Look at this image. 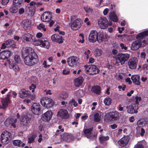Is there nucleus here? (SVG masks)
<instances>
[{
    "mask_svg": "<svg viewBox=\"0 0 148 148\" xmlns=\"http://www.w3.org/2000/svg\"><path fill=\"white\" fill-rule=\"evenodd\" d=\"M22 54L24 58V62L27 65H34L38 62L37 55L31 47H25L22 51Z\"/></svg>",
    "mask_w": 148,
    "mask_h": 148,
    "instance_id": "nucleus-1",
    "label": "nucleus"
},
{
    "mask_svg": "<svg viewBox=\"0 0 148 148\" xmlns=\"http://www.w3.org/2000/svg\"><path fill=\"white\" fill-rule=\"evenodd\" d=\"M93 128V127H86L84 128L83 131L84 136L87 138L92 140L96 139L97 135V133L96 132H94L93 134H92Z\"/></svg>",
    "mask_w": 148,
    "mask_h": 148,
    "instance_id": "nucleus-2",
    "label": "nucleus"
},
{
    "mask_svg": "<svg viewBox=\"0 0 148 148\" xmlns=\"http://www.w3.org/2000/svg\"><path fill=\"white\" fill-rule=\"evenodd\" d=\"M85 71L88 74L93 75L98 73L99 70L98 67L95 65L85 66Z\"/></svg>",
    "mask_w": 148,
    "mask_h": 148,
    "instance_id": "nucleus-3",
    "label": "nucleus"
},
{
    "mask_svg": "<svg viewBox=\"0 0 148 148\" xmlns=\"http://www.w3.org/2000/svg\"><path fill=\"white\" fill-rule=\"evenodd\" d=\"M40 102L42 106L46 108H51L54 105L52 99L47 97H43L41 98Z\"/></svg>",
    "mask_w": 148,
    "mask_h": 148,
    "instance_id": "nucleus-4",
    "label": "nucleus"
},
{
    "mask_svg": "<svg viewBox=\"0 0 148 148\" xmlns=\"http://www.w3.org/2000/svg\"><path fill=\"white\" fill-rule=\"evenodd\" d=\"M130 57V55L129 54L119 53L116 58V63H117V60H118L121 65H123L125 64Z\"/></svg>",
    "mask_w": 148,
    "mask_h": 148,
    "instance_id": "nucleus-5",
    "label": "nucleus"
},
{
    "mask_svg": "<svg viewBox=\"0 0 148 148\" xmlns=\"http://www.w3.org/2000/svg\"><path fill=\"white\" fill-rule=\"evenodd\" d=\"M74 16L71 18V22L70 23V27L72 29L76 30L79 29L81 26V21L79 19L73 21Z\"/></svg>",
    "mask_w": 148,
    "mask_h": 148,
    "instance_id": "nucleus-6",
    "label": "nucleus"
},
{
    "mask_svg": "<svg viewBox=\"0 0 148 148\" xmlns=\"http://www.w3.org/2000/svg\"><path fill=\"white\" fill-rule=\"evenodd\" d=\"M31 119L26 115H23L20 119V124L21 126L24 128H27L31 124Z\"/></svg>",
    "mask_w": 148,
    "mask_h": 148,
    "instance_id": "nucleus-7",
    "label": "nucleus"
},
{
    "mask_svg": "<svg viewBox=\"0 0 148 148\" xmlns=\"http://www.w3.org/2000/svg\"><path fill=\"white\" fill-rule=\"evenodd\" d=\"M11 134L7 131L3 132L1 135V140L2 143L6 144L9 142V140Z\"/></svg>",
    "mask_w": 148,
    "mask_h": 148,
    "instance_id": "nucleus-8",
    "label": "nucleus"
},
{
    "mask_svg": "<svg viewBox=\"0 0 148 148\" xmlns=\"http://www.w3.org/2000/svg\"><path fill=\"white\" fill-rule=\"evenodd\" d=\"M98 23L100 28L103 29L107 28L108 25V20L104 17H101L99 19Z\"/></svg>",
    "mask_w": 148,
    "mask_h": 148,
    "instance_id": "nucleus-9",
    "label": "nucleus"
},
{
    "mask_svg": "<svg viewBox=\"0 0 148 148\" xmlns=\"http://www.w3.org/2000/svg\"><path fill=\"white\" fill-rule=\"evenodd\" d=\"M98 38V34L96 30H92L89 36V41L91 42H94L96 41Z\"/></svg>",
    "mask_w": 148,
    "mask_h": 148,
    "instance_id": "nucleus-10",
    "label": "nucleus"
},
{
    "mask_svg": "<svg viewBox=\"0 0 148 148\" xmlns=\"http://www.w3.org/2000/svg\"><path fill=\"white\" fill-rule=\"evenodd\" d=\"M138 62V60L136 57H134L130 58L128 62L129 67L131 69H135Z\"/></svg>",
    "mask_w": 148,
    "mask_h": 148,
    "instance_id": "nucleus-11",
    "label": "nucleus"
},
{
    "mask_svg": "<svg viewBox=\"0 0 148 148\" xmlns=\"http://www.w3.org/2000/svg\"><path fill=\"white\" fill-rule=\"evenodd\" d=\"M78 59L75 56H71L67 59V62L68 65L71 67L76 65L78 63Z\"/></svg>",
    "mask_w": 148,
    "mask_h": 148,
    "instance_id": "nucleus-12",
    "label": "nucleus"
},
{
    "mask_svg": "<svg viewBox=\"0 0 148 148\" xmlns=\"http://www.w3.org/2000/svg\"><path fill=\"white\" fill-rule=\"evenodd\" d=\"M128 113L130 114L137 113L138 112L137 110L138 109V105L137 106L134 104H132L126 107Z\"/></svg>",
    "mask_w": 148,
    "mask_h": 148,
    "instance_id": "nucleus-13",
    "label": "nucleus"
},
{
    "mask_svg": "<svg viewBox=\"0 0 148 148\" xmlns=\"http://www.w3.org/2000/svg\"><path fill=\"white\" fill-rule=\"evenodd\" d=\"M130 140V137L126 136L123 137L118 142L119 145L121 147H125L127 145Z\"/></svg>",
    "mask_w": 148,
    "mask_h": 148,
    "instance_id": "nucleus-14",
    "label": "nucleus"
},
{
    "mask_svg": "<svg viewBox=\"0 0 148 148\" xmlns=\"http://www.w3.org/2000/svg\"><path fill=\"white\" fill-rule=\"evenodd\" d=\"M51 14L48 12L43 13L41 16V19L42 21L47 22L50 21L51 18Z\"/></svg>",
    "mask_w": 148,
    "mask_h": 148,
    "instance_id": "nucleus-15",
    "label": "nucleus"
},
{
    "mask_svg": "<svg viewBox=\"0 0 148 148\" xmlns=\"http://www.w3.org/2000/svg\"><path fill=\"white\" fill-rule=\"evenodd\" d=\"M57 115L62 119H66L69 117L68 112L66 110L60 109L58 112Z\"/></svg>",
    "mask_w": 148,
    "mask_h": 148,
    "instance_id": "nucleus-16",
    "label": "nucleus"
},
{
    "mask_svg": "<svg viewBox=\"0 0 148 148\" xmlns=\"http://www.w3.org/2000/svg\"><path fill=\"white\" fill-rule=\"evenodd\" d=\"M32 111L33 113L36 115L39 114L40 110V105L37 103H34L33 104L31 108Z\"/></svg>",
    "mask_w": 148,
    "mask_h": 148,
    "instance_id": "nucleus-17",
    "label": "nucleus"
},
{
    "mask_svg": "<svg viewBox=\"0 0 148 148\" xmlns=\"http://www.w3.org/2000/svg\"><path fill=\"white\" fill-rule=\"evenodd\" d=\"M142 45V42L140 40H138L133 42L132 44L131 49L134 50L138 49Z\"/></svg>",
    "mask_w": 148,
    "mask_h": 148,
    "instance_id": "nucleus-18",
    "label": "nucleus"
},
{
    "mask_svg": "<svg viewBox=\"0 0 148 148\" xmlns=\"http://www.w3.org/2000/svg\"><path fill=\"white\" fill-rule=\"evenodd\" d=\"M51 40L55 42H57L59 44L62 43L63 42L62 36L58 34H54L51 36Z\"/></svg>",
    "mask_w": 148,
    "mask_h": 148,
    "instance_id": "nucleus-19",
    "label": "nucleus"
},
{
    "mask_svg": "<svg viewBox=\"0 0 148 148\" xmlns=\"http://www.w3.org/2000/svg\"><path fill=\"white\" fill-rule=\"evenodd\" d=\"M11 52L10 51L5 50L0 53V59H6L10 56Z\"/></svg>",
    "mask_w": 148,
    "mask_h": 148,
    "instance_id": "nucleus-20",
    "label": "nucleus"
},
{
    "mask_svg": "<svg viewBox=\"0 0 148 148\" xmlns=\"http://www.w3.org/2000/svg\"><path fill=\"white\" fill-rule=\"evenodd\" d=\"M52 116V112L50 111H48L43 114L42 119L45 121H48L50 120Z\"/></svg>",
    "mask_w": 148,
    "mask_h": 148,
    "instance_id": "nucleus-21",
    "label": "nucleus"
},
{
    "mask_svg": "<svg viewBox=\"0 0 148 148\" xmlns=\"http://www.w3.org/2000/svg\"><path fill=\"white\" fill-rule=\"evenodd\" d=\"M22 40L26 42L33 41V36L29 33L25 34L23 35L21 37Z\"/></svg>",
    "mask_w": 148,
    "mask_h": 148,
    "instance_id": "nucleus-22",
    "label": "nucleus"
},
{
    "mask_svg": "<svg viewBox=\"0 0 148 148\" xmlns=\"http://www.w3.org/2000/svg\"><path fill=\"white\" fill-rule=\"evenodd\" d=\"M120 114L116 111L111 112L109 113V116L110 119L112 120H116L119 118Z\"/></svg>",
    "mask_w": 148,
    "mask_h": 148,
    "instance_id": "nucleus-23",
    "label": "nucleus"
},
{
    "mask_svg": "<svg viewBox=\"0 0 148 148\" xmlns=\"http://www.w3.org/2000/svg\"><path fill=\"white\" fill-rule=\"evenodd\" d=\"M29 92V91L24 89H22L19 91L18 95L20 98H24L30 95Z\"/></svg>",
    "mask_w": 148,
    "mask_h": 148,
    "instance_id": "nucleus-24",
    "label": "nucleus"
},
{
    "mask_svg": "<svg viewBox=\"0 0 148 148\" xmlns=\"http://www.w3.org/2000/svg\"><path fill=\"white\" fill-rule=\"evenodd\" d=\"M141 123L140 121H138L137 123V127L136 128V130L137 133H139L141 136H143L145 133V130L140 126Z\"/></svg>",
    "mask_w": 148,
    "mask_h": 148,
    "instance_id": "nucleus-25",
    "label": "nucleus"
},
{
    "mask_svg": "<svg viewBox=\"0 0 148 148\" xmlns=\"http://www.w3.org/2000/svg\"><path fill=\"white\" fill-rule=\"evenodd\" d=\"M131 79L133 83L137 85H140V76L138 75H132Z\"/></svg>",
    "mask_w": 148,
    "mask_h": 148,
    "instance_id": "nucleus-26",
    "label": "nucleus"
},
{
    "mask_svg": "<svg viewBox=\"0 0 148 148\" xmlns=\"http://www.w3.org/2000/svg\"><path fill=\"white\" fill-rule=\"evenodd\" d=\"M31 24V21L28 19H25L23 20L21 22V25L23 28L25 29L29 27Z\"/></svg>",
    "mask_w": 148,
    "mask_h": 148,
    "instance_id": "nucleus-27",
    "label": "nucleus"
},
{
    "mask_svg": "<svg viewBox=\"0 0 148 148\" xmlns=\"http://www.w3.org/2000/svg\"><path fill=\"white\" fill-rule=\"evenodd\" d=\"M10 93H9L7 95V96L5 99H2L1 101L2 105L4 108L8 106V103L10 102Z\"/></svg>",
    "mask_w": 148,
    "mask_h": 148,
    "instance_id": "nucleus-28",
    "label": "nucleus"
},
{
    "mask_svg": "<svg viewBox=\"0 0 148 148\" xmlns=\"http://www.w3.org/2000/svg\"><path fill=\"white\" fill-rule=\"evenodd\" d=\"M147 36H148V30L138 34L136 36V38L138 40H142L144 37Z\"/></svg>",
    "mask_w": 148,
    "mask_h": 148,
    "instance_id": "nucleus-29",
    "label": "nucleus"
},
{
    "mask_svg": "<svg viewBox=\"0 0 148 148\" xmlns=\"http://www.w3.org/2000/svg\"><path fill=\"white\" fill-rule=\"evenodd\" d=\"M12 143L14 146L19 147H23L25 145L21 140H13Z\"/></svg>",
    "mask_w": 148,
    "mask_h": 148,
    "instance_id": "nucleus-30",
    "label": "nucleus"
},
{
    "mask_svg": "<svg viewBox=\"0 0 148 148\" xmlns=\"http://www.w3.org/2000/svg\"><path fill=\"white\" fill-rule=\"evenodd\" d=\"M74 82L75 86L76 87H79L82 84L83 78L82 77H78L75 79Z\"/></svg>",
    "mask_w": 148,
    "mask_h": 148,
    "instance_id": "nucleus-31",
    "label": "nucleus"
},
{
    "mask_svg": "<svg viewBox=\"0 0 148 148\" xmlns=\"http://www.w3.org/2000/svg\"><path fill=\"white\" fill-rule=\"evenodd\" d=\"M42 44L41 47L47 49H48L50 46L49 42L45 38H43L42 40Z\"/></svg>",
    "mask_w": 148,
    "mask_h": 148,
    "instance_id": "nucleus-32",
    "label": "nucleus"
},
{
    "mask_svg": "<svg viewBox=\"0 0 148 148\" xmlns=\"http://www.w3.org/2000/svg\"><path fill=\"white\" fill-rule=\"evenodd\" d=\"M91 91L92 92L99 95L101 92V88L98 86H95L92 87Z\"/></svg>",
    "mask_w": 148,
    "mask_h": 148,
    "instance_id": "nucleus-33",
    "label": "nucleus"
},
{
    "mask_svg": "<svg viewBox=\"0 0 148 148\" xmlns=\"http://www.w3.org/2000/svg\"><path fill=\"white\" fill-rule=\"evenodd\" d=\"M109 17L111 20L114 22H116L118 21V18L114 12L110 13Z\"/></svg>",
    "mask_w": 148,
    "mask_h": 148,
    "instance_id": "nucleus-34",
    "label": "nucleus"
},
{
    "mask_svg": "<svg viewBox=\"0 0 148 148\" xmlns=\"http://www.w3.org/2000/svg\"><path fill=\"white\" fill-rule=\"evenodd\" d=\"M11 62L10 61H8L10 68L11 69H12L16 72H18L19 71V68L18 66L16 65H14V64L11 63Z\"/></svg>",
    "mask_w": 148,
    "mask_h": 148,
    "instance_id": "nucleus-35",
    "label": "nucleus"
},
{
    "mask_svg": "<svg viewBox=\"0 0 148 148\" xmlns=\"http://www.w3.org/2000/svg\"><path fill=\"white\" fill-rule=\"evenodd\" d=\"M69 97L68 93L66 92H62L60 95V99L61 100H66Z\"/></svg>",
    "mask_w": 148,
    "mask_h": 148,
    "instance_id": "nucleus-36",
    "label": "nucleus"
},
{
    "mask_svg": "<svg viewBox=\"0 0 148 148\" xmlns=\"http://www.w3.org/2000/svg\"><path fill=\"white\" fill-rule=\"evenodd\" d=\"M109 138L108 136H105L102 135H100L99 139V142L101 143H103L105 141L108 140Z\"/></svg>",
    "mask_w": 148,
    "mask_h": 148,
    "instance_id": "nucleus-37",
    "label": "nucleus"
},
{
    "mask_svg": "<svg viewBox=\"0 0 148 148\" xmlns=\"http://www.w3.org/2000/svg\"><path fill=\"white\" fill-rule=\"evenodd\" d=\"M19 7L18 6H16L12 3V5L10 8V11L11 12L16 13L18 11V8Z\"/></svg>",
    "mask_w": 148,
    "mask_h": 148,
    "instance_id": "nucleus-38",
    "label": "nucleus"
},
{
    "mask_svg": "<svg viewBox=\"0 0 148 148\" xmlns=\"http://www.w3.org/2000/svg\"><path fill=\"white\" fill-rule=\"evenodd\" d=\"M63 139L67 142H69L73 139V137L71 135L66 134L64 135Z\"/></svg>",
    "mask_w": 148,
    "mask_h": 148,
    "instance_id": "nucleus-39",
    "label": "nucleus"
},
{
    "mask_svg": "<svg viewBox=\"0 0 148 148\" xmlns=\"http://www.w3.org/2000/svg\"><path fill=\"white\" fill-rule=\"evenodd\" d=\"M103 102L106 105L109 106L111 103V99L108 97H106L104 100Z\"/></svg>",
    "mask_w": 148,
    "mask_h": 148,
    "instance_id": "nucleus-40",
    "label": "nucleus"
},
{
    "mask_svg": "<svg viewBox=\"0 0 148 148\" xmlns=\"http://www.w3.org/2000/svg\"><path fill=\"white\" fill-rule=\"evenodd\" d=\"M5 124L8 126L9 124H11L12 126L14 128L16 127V125L14 124H13L11 121V118H8L6 119L4 122Z\"/></svg>",
    "mask_w": 148,
    "mask_h": 148,
    "instance_id": "nucleus-41",
    "label": "nucleus"
},
{
    "mask_svg": "<svg viewBox=\"0 0 148 148\" xmlns=\"http://www.w3.org/2000/svg\"><path fill=\"white\" fill-rule=\"evenodd\" d=\"M13 59L14 63H19L21 62V59L20 56L18 55H16L14 57Z\"/></svg>",
    "mask_w": 148,
    "mask_h": 148,
    "instance_id": "nucleus-42",
    "label": "nucleus"
},
{
    "mask_svg": "<svg viewBox=\"0 0 148 148\" xmlns=\"http://www.w3.org/2000/svg\"><path fill=\"white\" fill-rule=\"evenodd\" d=\"M13 4H15L16 6H18L20 7L22 5L23 0H13Z\"/></svg>",
    "mask_w": 148,
    "mask_h": 148,
    "instance_id": "nucleus-43",
    "label": "nucleus"
},
{
    "mask_svg": "<svg viewBox=\"0 0 148 148\" xmlns=\"http://www.w3.org/2000/svg\"><path fill=\"white\" fill-rule=\"evenodd\" d=\"M70 70L68 68H66L63 70L62 73L64 75H68L70 74Z\"/></svg>",
    "mask_w": 148,
    "mask_h": 148,
    "instance_id": "nucleus-44",
    "label": "nucleus"
},
{
    "mask_svg": "<svg viewBox=\"0 0 148 148\" xmlns=\"http://www.w3.org/2000/svg\"><path fill=\"white\" fill-rule=\"evenodd\" d=\"M102 53V51L99 49H96L95 51V54L97 57L100 56L101 55Z\"/></svg>",
    "mask_w": 148,
    "mask_h": 148,
    "instance_id": "nucleus-45",
    "label": "nucleus"
},
{
    "mask_svg": "<svg viewBox=\"0 0 148 148\" xmlns=\"http://www.w3.org/2000/svg\"><path fill=\"white\" fill-rule=\"evenodd\" d=\"M94 120L95 121L98 122L100 121L101 119L100 115L98 113H95L94 115Z\"/></svg>",
    "mask_w": 148,
    "mask_h": 148,
    "instance_id": "nucleus-46",
    "label": "nucleus"
},
{
    "mask_svg": "<svg viewBox=\"0 0 148 148\" xmlns=\"http://www.w3.org/2000/svg\"><path fill=\"white\" fill-rule=\"evenodd\" d=\"M38 28L39 29H42L44 31H46V29L45 28V25L43 23H40L37 26Z\"/></svg>",
    "mask_w": 148,
    "mask_h": 148,
    "instance_id": "nucleus-47",
    "label": "nucleus"
},
{
    "mask_svg": "<svg viewBox=\"0 0 148 148\" xmlns=\"http://www.w3.org/2000/svg\"><path fill=\"white\" fill-rule=\"evenodd\" d=\"M36 88V84L33 83H32L31 85L29 87V89L32 90V92H34L35 91L34 89Z\"/></svg>",
    "mask_w": 148,
    "mask_h": 148,
    "instance_id": "nucleus-48",
    "label": "nucleus"
},
{
    "mask_svg": "<svg viewBox=\"0 0 148 148\" xmlns=\"http://www.w3.org/2000/svg\"><path fill=\"white\" fill-rule=\"evenodd\" d=\"M69 104H73L74 107H76L77 106L78 104L76 101L74 99H72L69 102Z\"/></svg>",
    "mask_w": 148,
    "mask_h": 148,
    "instance_id": "nucleus-49",
    "label": "nucleus"
},
{
    "mask_svg": "<svg viewBox=\"0 0 148 148\" xmlns=\"http://www.w3.org/2000/svg\"><path fill=\"white\" fill-rule=\"evenodd\" d=\"M136 101H135V103L136 104V106H138V103L139 101H141V98L140 97L138 96H136L135 98Z\"/></svg>",
    "mask_w": 148,
    "mask_h": 148,
    "instance_id": "nucleus-50",
    "label": "nucleus"
},
{
    "mask_svg": "<svg viewBox=\"0 0 148 148\" xmlns=\"http://www.w3.org/2000/svg\"><path fill=\"white\" fill-rule=\"evenodd\" d=\"M31 82L33 84H36L38 82V79L35 77H32L31 78Z\"/></svg>",
    "mask_w": 148,
    "mask_h": 148,
    "instance_id": "nucleus-51",
    "label": "nucleus"
},
{
    "mask_svg": "<svg viewBox=\"0 0 148 148\" xmlns=\"http://www.w3.org/2000/svg\"><path fill=\"white\" fill-rule=\"evenodd\" d=\"M42 40H38L36 41H34V44L37 46L41 45L42 44Z\"/></svg>",
    "mask_w": 148,
    "mask_h": 148,
    "instance_id": "nucleus-52",
    "label": "nucleus"
},
{
    "mask_svg": "<svg viewBox=\"0 0 148 148\" xmlns=\"http://www.w3.org/2000/svg\"><path fill=\"white\" fill-rule=\"evenodd\" d=\"M84 8L86 12H91L92 11V9L87 6H85Z\"/></svg>",
    "mask_w": 148,
    "mask_h": 148,
    "instance_id": "nucleus-53",
    "label": "nucleus"
},
{
    "mask_svg": "<svg viewBox=\"0 0 148 148\" xmlns=\"http://www.w3.org/2000/svg\"><path fill=\"white\" fill-rule=\"evenodd\" d=\"M134 148H144V147L143 145L140 142L135 146Z\"/></svg>",
    "mask_w": 148,
    "mask_h": 148,
    "instance_id": "nucleus-54",
    "label": "nucleus"
},
{
    "mask_svg": "<svg viewBox=\"0 0 148 148\" xmlns=\"http://www.w3.org/2000/svg\"><path fill=\"white\" fill-rule=\"evenodd\" d=\"M6 45L8 47H9L11 45L13 44V41H11L10 40H8L5 42Z\"/></svg>",
    "mask_w": 148,
    "mask_h": 148,
    "instance_id": "nucleus-55",
    "label": "nucleus"
},
{
    "mask_svg": "<svg viewBox=\"0 0 148 148\" xmlns=\"http://www.w3.org/2000/svg\"><path fill=\"white\" fill-rule=\"evenodd\" d=\"M35 138V136L34 135H32L31 136L29 137L28 138V143H31L34 140Z\"/></svg>",
    "mask_w": 148,
    "mask_h": 148,
    "instance_id": "nucleus-56",
    "label": "nucleus"
},
{
    "mask_svg": "<svg viewBox=\"0 0 148 148\" xmlns=\"http://www.w3.org/2000/svg\"><path fill=\"white\" fill-rule=\"evenodd\" d=\"M142 42V45H145L148 44V39H147L144 40H141Z\"/></svg>",
    "mask_w": 148,
    "mask_h": 148,
    "instance_id": "nucleus-57",
    "label": "nucleus"
},
{
    "mask_svg": "<svg viewBox=\"0 0 148 148\" xmlns=\"http://www.w3.org/2000/svg\"><path fill=\"white\" fill-rule=\"evenodd\" d=\"M120 46L122 49H124L125 50H126L127 49V47L124 45L122 43L120 44Z\"/></svg>",
    "mask_w": 148,
    "mask_h": 148,
    "instance_id": "nucleus-58",
    "label": "nucleus"
},
{
    "mask_svg": "<svg viewBox=\"0 0 148 148\" xmlns=\"http://www.w3.org/2000/svg\"><path fill=\"white\" fill-rule=\"evenodd\" d=\"M9 0H2V3L4 5H6L9 2Z\"/></svg>",
    "mask_w": 148,
    "mask_h": 148,
    "instance_id": "nucleus-59",
    "label": "nucleus"
},
{
    "mask_svg": "<svg viewBox=\"0 0 148 148\" xmlns=\"http://www.w3.org/2000/svg\"><path fill=\"white\" fill-rule=\"evenodd\" d=\"M146 53L145 52H142L141 53L140 57L141 58L144 60L145 58Z\"/></svg>",
    "mask_w": 148,
    "mask_h": 148,
    "instance_id": "nucleus-60",
    "label": "nucleus"
},
{
    "mask_svg": "<svg viewBox=\"0 0 148 148\" xmlns=\"http://www.w3.org/2000/svg\"><path fill=\"white\" fill-rule=\"evenodd\" d=\"M42 34L40 32L37 33L36 35V37L38 38H40L42 37Z\"/></svg>",
    "mask_w": 148,
    "mask_h": 148,
    "instance_id": "nucleus-61",
    "label": "nucleus"
},
{
    "mask_svg": "<svg viewBox=\"0 0 148 148\" xmlns=\"http://www.w3.org/2000/svg\"><path fill=\"white\" fill-rule=\"evenodd\" d=\"M7 47H8V46H7L6 45L5 42H4L2 44V46L1 47V49H5Z\"/></svg>",
    "mask_w": 148,
    "mask_h": 148,
    "instance_id": "nucleus-62",
    "label": "nucleus"
},
{
    "mask_svg": "<svg viewBox=\"0 0 148 148\" xmlns=\"http://www.w3.org/2000/svg\"><path fill=\"white\" fill-rule=\"evenodd\" d=\"M24 9L23 8H21L19 10V13L20 14H22L24 12Z\"/></svg>",
    "mask_w": 148,
    "mask_h": 148,
    "instance_id": "nucleus-63",
    "label": "nucleus"
},
{
    "mask_svg": "<svg viewBox=\"0 0 148 148\" xmlns=\"http://www.w3.org/2000/svg\"><path fill=\"white\" fill-rule=\"evenodd\" d=\"M118 52V51L115 49H113L112 51V53L114 55L116 54Z\"/></svg>",
    "mask_w": 148,
    "mask_h": 148,
    "instance_id": "nucleus-64",
    "label": "nucleus"
}]
</instances>
